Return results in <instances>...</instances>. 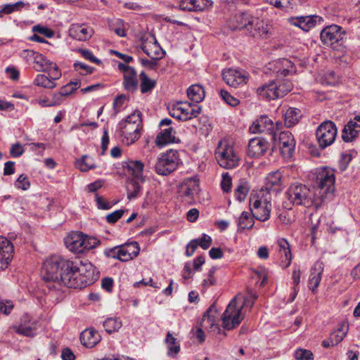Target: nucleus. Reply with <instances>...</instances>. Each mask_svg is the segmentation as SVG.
Here are the masks:
<instances>
[{
    "label": "nucleus",
    "instance_id": "nucleus-1",
    "mask_svg": "<svg viewBox=\"0 0 360 360\" xmlns=\"http://www.w3.org/2000/svg\"><path fill=\"white\" fill-rule=\"evenodd\" d=\"M41 277L50 290H60L63 285L85 288L97 280L98 274L96 267L87 260H70L52 256L44 262Z\"/></svg>",
    "mask_w": 360,
    "mask_h": 360
},
{
    "label": "nucleus",
    "instance_id": "nucleus-2",
    "mask_svg": "<svg viewBox=\"0 0 360 360\" xmlns=\"http://www.w3.org/2000/svg\"><path fill=\"white\" fill-rule=\"evenodd\" d=\"M286 195L294 205H302L306 207L314 206L318 209L323 203V197L317 196L315 191L301 184H292L288 189Z\"/></svg>",
    "mask_w": 360,
    "mask_h": 360
},
{
    "label": "nucleus",
    "instance_id": "nucleus-3",
    "mask_svg": "<svg viewBox=\"0 0 360 360\" xmlns=\"http://www.w3.org/2000/svg\"><path fill=\"white\" fill-rule=\"evenodd\" d=\"M142 113L136 110L119 123L122 142L126 145L135 143L141 136L143 129Z\"/></svg>",
    "mask_w": 360,
    "mask_h": 360
},
{
    "label": "nucleus",
    "instance_id": "nucleus-4",
    "mask_svg": "<svg viewBox=\"0 0 360 360\" xmlns=\"http://www.w3.org/2000/svg\"><path fill=\"white\" fill-rule=\"evenodd\" d=\"M271 195L263 190L253 191L249 200V209L253 217L260 221L269 219L271 210Z\"/></svg>",
    "mask_w": 360,
    "mask_h": 360
},
{
    "label": "nucleus",
    "instance_id": "nucleus-5",
    "mask_svg": "<svg viewBox=\"0 0 360 360\" xmlns=\"http://www.w3.org/2000/svg\"><path fill=\"white\" fill-rule=\"evenodd\" d=\"M335 171L331 168L319 169L316 172V184L319 197H323V202L333 196L335 191Z\"/></svg>",
    "mask_w": 360,
    "mask_h": 360
},
{
    "label": "nucleus",
    "instance_id": "nucleus-6",
    "mask_svg": "<svg viewBox=\"0 0 360 360\" xmlns=\"http://www.w3.org/2000/svg\"><path fill=\"white\" fill-rule=\"evenodd\" d=\"M292 83L288 79H277L257 89L259 96L269 100L282 98L292 89Z\"/></svg>",
    "mask_w": 360,
    "mask_h": 360
},
{
    "label": "nucleus",
    "instance_id": "nucleus-7",
    "mask_svg": "<svg viewBox=\"0 0 360 360\" xmlns=\"http://www.w3.org/2000/svg\"><path fill=\"white\" fill-rule=\"evenodd\" d=\"M240 299V295H237L234 297L227 306L225 311L222 316V323L224 328L227 330H231L238 326L242 319L241 310L243 306L245 304L247 299L243 297V304L240 307H237V301Z\"/></svg>",
    "mask_w": 360,
    "mask_h": 360
},
{
    "label": "nucleus",
    "instance_id": "nucleus-8",
    "mask_svg": "<svg viewBox=\"0 0 360 360\" xmlns=\"http://www.w3.org/2000/svg\"><path fill=\"white\" fill-rule=\"evenodd\" d=\"M215 158L220 167L228 169L236 167L238 161L233 146L226 140L219 142L215 150Z\"/></svg>",
    "mask_w": 360,
    "mask_h": 360
},
{
    "label": "nucleus",
    "instance_id": "nucleus-9",
    "mask_svg": "<svg viewBox=\"0 0 360 360\" xmlns=\"http://www.w3.org/2000/svg\"><path fill=\"white\" fill-rule=\"evenodd\" d=\"M179 164L178 151L169 150L162 153L155 165V171L160 175L167 176L176 170Z\"/></svg>",
    "mask_w": 360,
    "mask_h": 360
},
{
    "label": "nucleus",
    "instance_id": "nucleus-10",
    "mask_svg": "<svg viewBox=\"0 0 360 360\" xmlns=\"http://www.w3.org/2000/svg\"><path fill=\"white\" fill-rule=\"evenodd\" d=\"M337 134L338 129L333 122L326 120L322 122L316 131V137L319 146L321 148H326L332 145L335 140Z\"/></svg>",
    "mask_w": 360,
    "mask_h": 360
},
{
    "label": "nucleus",
    "instance_id": "nucleus-11",
    "mask_svg": "<svg viewBox=\"0 0 360 360\" xmlns=\"http://www.w3.org/2000/svg\"><path fill=\"white\" fill-rule=\"evenodd\" d=\"M64 243L66 248L75 253H81L94 247L90 245L87 239L79 232L69 234L65 238Z\"/></svg>",
    "mask_w": 360,
    "mask_h": 360
},
{
    "label": "nucleus",
    "instance_id": "nucleus-12",
    "mask_svg": "<svg viewBox=\"0 0 360 360\" xmlns=\"http://www.w3.org/2000/svg\"><path fill=\"white\" fill-rule=\"evenodd\" d=\"M141 48L151 59H161L165 54L154 35H150L146 39L142 38Z\"/></svg>",
    "mask_w": 360,
    "mask_h": 360
},
{
    "label": "nucleus",
    "instance_id": "nucleus-13",
    "mask_svg": "<svg viewBox=\"0 0 360 360\" xmlns=\"http://www.w3.org/2000/svg\"><path fill=\"white\" fill-rule=\"evenodd\" d=\"M172 120L165 118L162 120L159 123L160 131L156 136L155 143L158 146H164L169 143L175 141V131L174 129L170 127Z\"/></svg>",
    "mask_w": 360,
    "mask_h": 360
},
{
    "label": "nucleus",
    "instance_id": "nucleus-14",
    "mask_svg": "<svg viewBox=\"0 0 360 360\" xmlns=\"http://www.w3.org/2000/svg\"><path fill=\"white\" fill-rule=\"evenodd\" d=\"M342 27L337 25H332L322 30L320 37L321 41L327 46H333L335 43L342 40L344 32Z\"/></svg>",
    "mask_w": 360,
    "mask_h": 360
},
{
    "label": "nucleus",
    "instance_id": "nucleus-15",
    "mask_svg": "<svg viewBox=\"0 0 360 360\" xmlns=\"http://www.w3.org/2000/svg\"><path fill=\"white\" fill-rule=\"evenodd\" d=\"M279 146L284 158H290L292 156L296 142L293 135L289 131H283L279 134Z\"/></svg>",
    "mask_w": 360,
    "mask_h": 360
},
{
    "label": "nucleus",
    "instance_id": "nucleus-16",
    "mask_svg": "<svg viewBox=\"0 0 360 360\" xmlns=\"http://www.w3.org/2000/svg\"><path fill=\"white\" fill-rule=\"evenodd\" d=\"M14 247L6 238L0 236V271L6 269L13 257Z\"/></svg>",
    "mask_w": 360,
    "mask_h": 360
},
{
    "label": "nucleus",
    "instance_id": "nucleus-17",
    "mask_svg": "<svg viewBox=\"0 0 360 360\" xmlns=\"http://www.w3.org/2000/svg\"><path fill=\"white\" fill-rule=\"evenodd\" d=\"M249 132L251 133H269L274 134V122L265 115L258 117L249 127Z\"/></svg>",
    "mask_w": 360,
    "mask_h": 360
},
{
    "label": "nucleus",
    "instance_id": "nucleus-18",
    "mask_svg": "<svg viewBox=\"0 0 360 360\" xmlns=\"http://www.w3.org/2000/svg\"><path fill=\"white\" fill-rule=\"evenodd\" d=\"M283 175L279 170L272 172L266 177L264 186L259 190H263L265 193H276L281 190Z\"/></svg>",
    "mask_w": 360,
    "mask_h": 360
},
{
    "label": "nucleus",
    "instance_id": "nucleus-19",
    "mask_svg": "<svg viewBox=\"0 0 360 360\" xmlns=\"http://www.w3.org/2000/svg\"><path fill=\"white\" fill-rule=\"evenodd\" d=\"M224 81L230 86L237 88L241 84H245V75L238 70L227 69L222 73Z\"/></svg>",
    "mask_w": 360,
    "mask_h": 360
},
{
    "label": "nucleus",
    "instance_id": "nucleus-20",
    "mask_svg": "<svg viewBox=\"0 0 360 360\" xmlns=\"http://www.w3.org/2000/svg\"><path fill=\"white\" fill-rule=\"evenodd\" d=\"M321 18L318 15L298 16L291 19L292 25L299 27L302 30L308 32L314 27L318 21H321Z\"/></svg>",
    "mask_w": 360,
    "mask_h": 360
},
{
    "label": "nucleus",
    "instance_id": "nucleus-21",
    "mask_svg": "<svg viewBox=\"0 0 360 360\" xmlns=\"http://www.w3.org/2000/svg\"><path fill=\"white\" fill-rule=\"evenodd\" d=\"M144 164L140 160H127L123 162V168L127 172L141 182L145 181L143 175Z\"/></svg>",
    "mask_w": 360,
    "mask_h": 360
},
{
    "label": "nucleus",
    "instance_id": "nucleus-22",
    "mask_svg": "<svg viewBox=\"0 0 360 360\" xmlns=\"http://www.w3.org/2000/svg\"><path fill=\"white\" fill-rule=\"evenodd\" d=\"M93 30L86 25H72L69 30V35L79 41H86L93 34Z\"/></svg>",
    "mask_w": 360,
    "mask_h": 360
},
{
    "label": "nucleus",
    "instance_id": "nucleus-23",
    "mask_svg": "<svg viewBox=\"0 0 360 360\" xmlns=\"http://www.w3.org/2000/svg\"><path fill=\"white\" fill-rule=\"evenodd\" d=\"M27 56L34 60L35 63L34 68L38 72L49 71L50 65H53V62L48 60L42 54L32 50H27Z\"/></svg>",
    "mask_w": 360,
    "mask_h": 360
},
{
    "label": "nucleus",
    "instance_id": "nucleus-24",
    "mask_svg": "<svg viewBox=\"0 0 360 360\" xmlns=\"http://www.w3.org/2000/svg\"><path fill=\"white\" fill-rule=\"evenodd\" d=\"M277 244L281 259L280 265L282 268L285 269L290 266L292 260L290 244L285 238L278 239Z\"/></svg>",
    "mask_w": 360,
    "mask_h": 360
},
{
    "label": "nucleus",
    "instance_id": "nucleus-25",
    "mask_svg": "<svg viewBox=\"0 0 360 360\" xmlns=\"http://www.w3.org/2000/svg\"><path fill=\"white\" fill-rule=\"evenodd\" d=\"M268 143L262 138L249 139V157L258 158L262 155L267 149Z\"/></svg>",
    "mask_w": 360,
    "mask_h": 360
},
{
    "label": "nucleus",
    "instance_id": "nucleus-26",
    "mask_svg": "<svg viewBox=\"0 0 360 360\" xmlns=\"http://www.w3.org/2000/svg\"><path fill=\"white\" fill-rule=\"evenodd\" d=\"M101 335L94 328H87L80 334L82 344L86 347L92 348L101 341Z\"/></svg>",
    "mask_w": 360,
    "mask_h": 360
},
{
    "label": "nucleus",
    "instance_id": "nucleus-27",
    "mask_svg": "<svg viewBox=\"0 0 360 360\" xmlns=\"http://www.w3.org/2000/svg\"><path fill=\"white\" fill-rule=\"evenodd\" d=\"M323 266L321 263L316 262L314 264L311 270V274L309 279V288L314 292L319 283L322 277Z\"/></svg>",
    "mask_w": 360,
    "mask_h": 360
},
{
    "label": "nucleus",
    "instance_id": "nucleus-28",
    "mask_svg": "<svg viewBox=\"0 0 360 360\" xmlns=\"http://www.w3.org/2000/svg\"><path fill=\"white\" fill-rule=\"evenodd\" d=\"M284 123L288 128H290L296 125L300 118L302 117V112L300 109L290 107L283 114Z\"/></svg>",
    "mask_w": 360,
    "mask_h": 360
},
{
    "label": "nucleus",
    "instance_id": "nucleus-29",
    "mask_svg": "<svg viewBox=\"0 0 360 360\" xmlns=\"http://www.w3.org/2000/svg\"><path fill=\"white\" fill-rule=\"evenodd\" d=\"M276 72L278 76H287L296 72L294 63L287 58H282L276 62Z\"/></svg>",
    "mask_w": 360,
    "mask_h": 360
},
{
    "label": "nucleus",
    "instance_id": "nucleus-30",
    "mask_svg": "<svg viewBox=\"0 0 360 360\" xmlns=\"http://www.w3.org/2000/svg\"><path fill=\"white\" fill-rule=\"evenodd\" d=\"M123 86L126 91L132 93L138 89L139 80L135 69L124 74L123 77Z\"/></svg>",
    "mask_w": 360,
    "mask_h": 360
},
{
    "label": "nucleus",
    "instance_id": "nucleus-31",
    "mask_svg": "<svg viewBox=\"0 0 360 360\" xmlns=\"http://www.w3.org/2000/svg\"><path fill=\"white\" fill-rule=\"evenodd\" d=\"M176 104H179L180 112L184 117H186V121L198 117L201 112V107L197 105L193 106L191 103L183 102H177Z\"/></svg>",
    "mask_w": 360,
    "mask_h": 360
},
{
    "label": "nucleus",
    "instance_id": "nucleus-32",
    "mask_svg": "<svg viewBox=\"0 0 360 360\" xmlns=\"http://www.w3.org/2000/svg\"><path fill=\"white\" fill-rule=\"evenodd\" d=\"M205 7V0H181L179 8L187 11H200Z\"/></svg>",
    "mask_w": 360,
    "mask_h": 360
},
{
    "label": "nucleus",
    "instance_id": "nucleus-33",
    "mask_svg": "<svg viewBox=\"0 0 360 360\" xmlns=\"http://www.w3.org/2000/svg\"><path fill=\"white\" fill-rule=\"evenodd\" d=\"M187 96L191 101L198 103L205 98V90L201 85L193 84L188 89Z\"/></svg>",
    "mask_w": 360,
    "mask_h": 360
},
{
    "label": "nucleus",
    "instance_id": "nucleus-34",
    "mask_svg": "<svg viewBox=\"0 0 360 360\" xmlns=\"http://www.w3.org/2000/svg\"><path fill=\"white\" fill-rule=\"evenodd\" d=\"M183 188L185 196L193 198L200 190L199 181L194 178H189L185 181Z\"/></svg>",
    "mask_w": 360,
    "mask_h": 360
},
{
    "label": "nucleus",
    "instance_id": "nucleus-35",
    "mask_svg": "<svg viewBox=\"0 0 360 360\" xmlns=\"http://www.w3.org/2000/svg\"><path fill=\"white\" fill-rule=\"evenodd\" d=\"M140 90L142 94H148L152 91L156 85L155 79H150L144 72L139 75Z\"/></svg>",
    "mask_w": 360,
    "mask_h": 360
},
{
    "label": "nucleus",
    "instance_id": "nucleus-36",
    "mask_svg": "<svg viewBox=\"0 0 360 360\" xmlns=\"http://www.w3.org/2000/svg\"><path fill=\"white\" fill-rule=\"evenodd\" d=\"M217 313V309L214 304H212L209 309L205 312L202 317V322L205 321L210 324V328L219 330L218 324L215 323V316Z\"/></svg>",
    "mask_w": 360,
    "mask_h": 360
},
{
    "label": "nucleus",
    "instance_id": "nucleus-37",
    "mask_svg": "<svg viewBox=\"0 0 360 360\" xmlns=\"http://www.w3.org/2000/svg\"><path fill=\"white\" fill-rule=\"evenodd\" d=\"M165 343L168 348V355L172 356L176 354L180 351L179 342L174 338L170 332H168L165 338Z\"/></svg>",
    "mask_w": 360,
    "mask_h": 360
},
{
    "label": "nucleus",
    "instance_id": "nucleus-38",
    "mask_svg": "<svg viewBox=\"0 0 360 360\" xmlns=\"http://www.w3.org/2000/svg\"><path fill=\"white\" fill-rule=\"evenodd\" d=\"M103 326L108 334L117 332L122 327V323L120 318H108L103 321Z\"/></svg>",
    "mask_w": 360,
    "mask_h": 360
},
{
    "label": "nucleus",
    "instance_id": "nucleus-39",
    "mask_svg": "<svg viewBox=\"0 0 360 360\" xmlns=\"http://www.w3.org/2000/svg\"><path fill=\"white\" fill-rule=\"evenodd\" d=\"M127 198L129 200L139 197L141 194V188L139 184L134 179L129 181L127 186Z\"/></svg>",
    "mask_w": 360,
    "mask_h": 360
},
{
    "label": "nucleus",
    "instance_id": "nucleus-40",
    "mask_svg": "<svg viewBox=\"0 0 360 360\" xmlns=\"http://www.w3.org/2000/svg\"><path fill=\"white\" fill-rule=\"evenodd\" d=\"M212 241V238L210 236L203 233L200 238L191 240L190 247L192 248V251H193V249H196L198 246H200L203 250H207L211 245Z\"/></svg>",
    "mask_w": 360,
    "mask_h": 360
},
{
    "label": "nucleus",
    "instance_id": "nucleus-41",
    "mask_svg": "<svg viewBox=\"0 0 360 360\" xmlns=\"http://www.w3.org/2000/svg\"><path fill=\"white\" fill-rule=\"evenodd\" d=\"M76 166L82 172H87L96 167L93 158L84 155L80 160L77 161Z\"/></svg>",
    "mask_w": 360,
    "mask_h": 360
},
{
    "label": "nucleus",
    "instance_id": "nucleus-42",
    "mask_svg": "<svg viewBox=\"0 0 360 360\" xmlns=\"http://www.w3.org/2000/svg\"><path fill=\"white\" fill-rule=\"evenodd\" d=\"M34 84L46 89H53L56 86L55 82L45 75H38L34 79Z\"/></svg>",
    "mask_w": 360,
    "mask_h": 360
},
{
    "label": "nucleus",
    "instance_id": "nucleus-43",
    "mask_svg": "<svg viewBox=\"0 0 360 360\" xmlns=\"http://www.w3.org/2000/svg\"><path fill=\"white\" fill-rule=\"evenodd\" d=\"M248 195V183L242 181L239 183L234 192V197L239 202H244Z\"/></svg>",
    "mask_w": 360,
    "mask_h": 360
},
{
    "label": "nucleus",
    "instance_id": "nucleus-44",
    "mask_svg": "<svg viewBox=\"0 0 360 360\" xmlns=\"http://www.w3.org/2000/svg\"><path fill=\"white\" fill-rule=\"evenodd\" d=\"M80 86L79 82H71L63 86L58 94H55V97H63L68 96L74 92L75 90Z\"/></svg>",
    "mask_w": 360,
    "mask_h": 360
},
{
    "label": "nucleus",
    "instance_id": "nucleus-45",
    "mask_svg": "<svg viewBox=\"0 0 360 360\" xmlns=\"http://www.w3.org/2000/svg\"><path fill=\"white\" fill-rule=\"evenodd\" d=\"M251 280L255 281V283L257 284L259 282V286H264L267 281V274L264 269H262L259 271L252 270L251 275Z\"/></svg>",
    "mask_w": 360,
    "mask_h": 360
},
{
    "label": "nucleus",
    "instance_id": "nucleus-46",
    "mask_svg": "<svg viewBox=\"0 0 360 360\" xmlns=\"http://www.w3.org/2000/svg\"><path fill=\"white\" fill-rule=\"evenodd\" d=\"M359 133L360 131L354 128H348V127L345 126L342 130V138L345 142H352L358 136Z\"/></svg>",
    "mask_w": 360,
    "mask_h": 360
},
{
    "label": "nucleus",
    "instance_id": "nucleus-47",
    "mask_svg": "<svg viewBox=\"0 0 360 360\" xmlns=\"http://www.w3.org/2000/svg\"><path fill=\"white\" fill-rule=\"evenodd\" d=\"M359 133L360 131L354 128H348V127L345 126L342 130V138L345 142H352L358 136Z\"/></svg>",
    "mask_w": 360,
    "mask_h": 360
},
{
    "label": "nucleus",
    "instance_id": "nucleus-48",
    "mask_svg": "<svg viewBox=\"0 0 360 360\" xmlns=\"http://www.w3.org/2000/svg\"><path fill=\"white\" fill-rule=\"evenodd\" d=\"M219 95L221 99L228 105L231 106H236L239 103L238 99L233 97L225 89H220Z\"/></svg>",
    "mask_w": 360,
    "mask_h": 360
},
{
    "label": "nucleus",
    "instance_id": "nucleus-49",
    "mask_svg": "<svg viewBox=\"0 0 360 360\" xmlns=\"http://www.w3.org/2000/svg\"><path fill=\"white\" fill-rule=\"evenodd\" d=\"M347 331L343 330L341 328L332 333L330 336V342H331L332 346L340 343L345 337Z\"/></svg>",
    "mask_w": 360,
    "mask_h": 360
},
{
    "label": "nucleus",
    "instance_id": "nucleus-50",
    "mask_svg": "<svg viewBox=\"0 0 360 360\" xmlns=\"http://www.w3.org/2000/svg\"><path fill=\"white\" fill-rule=\"evenodd\" d=\"M14 328L17 333L27 337H32L34 335V328L32 326H26L21 323L18 326H15Z\"/></svg>",
    "mask_w": 360,
    "mask_h": 360
},
{
    "label": "nucleus",
    "instance_id": "nucleus-51",
    "mask_svg": "<svg viewBox=\"0 0 360 360\" xmlns=\"http://www.w3.org/2000/svg\"><path fill=\"white\" fill-rule=\"evenodd\" d=\"M237 226L238 233L245 231L248 227V212L243 211L237 219Z\"/></svg>",
    "mask_w": 360,
    "mask_h": 360
},
{
    "label": "nucleus",
    "instance_id": "nucleus-52",
    "mask_svg": "<svg viewBox=\"0 0 360 360\" xmlns=\"http://www.w3.org/2000/svg\"><path fill=\"white\" fill-rule=\"evenodd\" d=\"M295 356L297 360H313L312 352L307 349H297L295 353Z\"/></svg>",
    "mask_w": 360,
    "mask_h": 360
},
{
    "label": "nucleus",
    "instance_id": "nucleus-53",
    "mask_svg": "<svg viewBox=\"0 0 360 360\" xmlns=\"http://www.w3.org/2000/svg\"><path fill=\"white\" fill-rule=\"evenodd\" d=\"M127 251L129 252V256H131V259L136 257L139 254L140 248L138 243L132 242L126 245H124Z\"/></svg>",
    "mask_w": 360,
    "mask_h": 360
},
{
    "label": "nucleus",
    "instance_id": "nucleus-54",
    "mask_svg": "<svg viewBox=\"0 0 360 360\" xmlns=\"http://www.w3.org/2000/svg\"><path fill=\"white\" fill-rule=\"evenodd\" d=\"M15 186L24 191L27 190L30 186L27 176L24 174H20L15 181Z\"/></svg>",
    "mask_w": 360,
    "mask_h": 360
},
{
    "label": "nucleus",
    "instance_id": "nucleus-55",
    "mask_svg": "<svg viewBox=\"0 0 360 360\" xmlns=\"http://www.w3.org/2000/svg\"><path fill=\"white\" fill-rule=\"evenodd\" d=\"M125 210H116L110 214H108L106 216V221L109 224H115L120 219L122 218L123 214L125 212Z\"/></svg>",
    "mask_w": 360,
    "mask_h": 360
},
{
    "label": "nucleus",
    "instance_id": "nucleus-56",
    "mask_svg": "<svg viewBox=\"0 0 360 360\" xmlns=\"http://www.w3.org/2000/svg\"><path fill=\"white\" fill-rule=\"evenodd\" d=\"M46 72L49 73L50 79L53 82L61 77V72L57 65L54 63H53V65H50V70Z\"/></svg>",
    "mask_w": 360,
    "mask_h": 360
},
{
    "label": "nucleus",
    "instance_id": "nucleus-57",
    "mask_svg": "<svg viewBox=\"0 0 360 360\" xmlns=\"http://www.w3.org/2000/svg\"><path fill=\"white\" fill-rule=\"evenodd\" d=\"M32 30L34 32L44 34L45 37H49V38L53 36V32L51 29L46 27L41 26L39 25H34L32 27Z\"/></svg>",
    "mask_w": 360,
    "mask_h": 360
},
{
    "label": "nucleus",
    "instance_id": "nucleus-58",
    "mask_svg": "<svg viewBox=\"0 0 360 360\" xmlns=\"http://www.w3.org/2000/svg\"><path fill=\"white\" fill-rule=\"evenodd\" d=\"M221 186L224 192L229 193L230 191L231 187V178L228 173L223 174Z\"/></svg>",
    "mask_w": 360,
    "mask_h": 360
},
{
    "label": "nucleus",
    "instance_id": "nucleus-59",
    "mask_svg": "<svg viewBox=\"0 0 360 360\" xmlns=\"http://www.w3.org/2000/svg\"><path fill=\"white\" fill-rule=\"evenodd\" d=\"M95 197L96 205L98 209L109 210L112 207V204L110 202L105 201L102 196L96 194Z\"/></svg>",
    "mask_w": 360,
    "mask_h": 360
},
{
    "label": "nucleus",
    "instance_id": "nucleus-60",
    "mask_svg": "<svg viewBox=\"0 0 360 360\" xmlns=\"http://www.w3.org/2000/svg\"><path fill=\"white\" fill-rule=\"evenodd\" d=\"M24 151L22 146L19 143H16L11 146L10 153L12 157L18 158L22 155Z\"/></svg>",
    "mask_w": 360,
    "mask_h": 360
},
{
    "label": "nucleus",
    "instance_id": "nucleus-61",
    "mask_svg": "<svg viewBox=\"0 0 360 360\" xmlns=\"http://www.w3.org/2000/svg\"><path fill=\"white\" fill-rule=\"evenodd\" d=\"M179 104H174L171 110H169V115L181 121H186V117H184L179 110Z\"/></svg>",
    "mask_w": 360,
    "mask_h": 360
},
{
    "label": "nucleus",
    "instance_id": "nucleus-62",
    "mask_svg": "<svg viewBox=\"0 0 360 360\" xmlns=\"http://www.w3.org/2000/svg\"><path fill=\"white\" fill-rule=\"evenodd\" d=\"M352 160V155L350 154H342L340 160V169L344 171L348 167L349 162Z\"/></svg>",
    "mask_w": 360,
    "mask_h": 360
},
{
    "label": "nucleus",
    "instance_id": "nucleus-63",
    "mask_svg": "<svg viewBox=\"0 0 360 360\" xmlns=\"http://www.w3.org/2000/svg\"><path fill=\"white\" fill-rule=\"evenodd\" d=\"M61 358L63 360H75V355L69 347H65L61 352Z\"/></svg>",
    "mask_w": 360,
    "mask_h": 360
},
{
    "label": "nucleus",
    "instance_id": "nucleus-64",
    "mask_svg": "<svg viewBox=\"0 0 360 360\" xmlns=\"http://www.w3.org/2000/svg\"><path fill=\"white\" fill-rule=\"evenodd\" d=\"M345 126L348 127V128H354L360 131V116L356 115L354 119L350 120Z\"/></svg>",
    "mask_w": 360,
    "mask_h": 360
}]
</instances>
